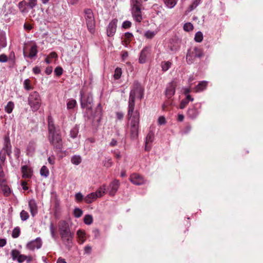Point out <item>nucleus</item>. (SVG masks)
<instances>
[{"label": "nucleus", "instance_id": "obj_1", "mask_svg": "<svg viewBox=\"0 0 263 263\" xmlns=\"http://www.w3.org/2000/svg\"><path fill=\"white\" fill-rule=\"evenodd\" d=\"M143 96L144 88L140 82L135 81L129 93L126 116L127 119L130 121V136L132 140L138 139L140 127V112L137 109L135 110L136 98L141 100Z\"/></svg>", "mask_w": 263, "mask_h": 263}, {"label": "nucleus", "instance_id": "obj_2", "mask_svg": "<svg viewBox=\"0 0 263 263\" xmlns=\"http://www.w3.org/2000/svg\"><path fill=\"white\" fill-rule=\"evenodd\" d=\"M47 122L48 141L53 146L54 151L61 152L63 148V141L60 127L55 125L53 118L51 115L48 116Z\"/></svg>", "mask_w": 263, "mask_h": 263}, {"label": "nucleus", "instance_id": "obj_3", "mask_svg": "<svg viewBox=\"0 0 263 263\" xmlns=\"http://www.w3.org/2000/svg\"><path fill=\"white\" fill-rule=\"evenodd\" d=\"M130 9L134 19L136 22L140 23L142 20V0H130Z\"/></svg>", "mask_w": 263, "mask_h": 263}, {"label": "nucleus", "instance_id": "obj_4", "mask_svg": "<svg viewBox=\"0 0 263 263\" xmlns=\"http://www.w3.org/2000/svg\"><path fill=\"white\" fill-rule=\"evenodd\" d=\"M83 12L87 28L91 34H94L96 31V20L93 12L90 8H85Z\"/></svg>", "mask_w": 263, "mask_h": 263}, {"label": "nucleus", "instance_id": "obj_5", "mask_svg": "<svg viewBox=\"0 0 263 263\" xmlns=\"http://www.w3.org/2000/svg\"><path fill=\"white\" fill-rule=\"evenodd\" d=\"M80 105L82 109L91 111L93 105V97L91 93H84L83 90L80 92Z\"/></svg>", "mask_w": 263, "mask_h": 263}, {"label": "nucleus", "instance_id": "obj_6", "mask_svg": "<svg viewBox=\"0 0 263 263\" xmlns=\"http://www.w3.org/2000/svg\"><path fill=\"white\" fill-rule=\"evenodd\" d=\"M28 105L33 112L37 111L42 104L41 97L37 91L31 92L28 98Z\"/></svg>", "mask_w": 263, "mask_h": 263}, {"label": "nucleus", "instance_id": "obj_7", "mask_svg": "<svg viewBox=\"0 0 263 263\" xmlns=\"http://www.w3.org/2000/svg\"><path fill=\"white\" fill-rule=\"evenodd\" d=\"M203 56L204 53L202 49L198 47H194L187 50L186 55V61L188 64H192L196 59H200Z\"/></svg>", "mask_w": 263, "mask_h": 263}, {"label": "nucleus", "instance_id": "obj_8", "mask_svg": "<svg viewBox=\"0 0 263 263\" xmlns=\"http://www.w3.org/2000/svg\"><path fill=\"white\" fill-rule=\"evenodd\" d=\"M59 233L62 242L68 250H70L73 245V239L74 236V232H71V229H69Z\"/></svg>", "mask_w": 263, "mask_h": 263}, {"label": "nucleus", "instance_id": "obj_9", "mask_svg": "<svg viewBox=\"0 0 263 263\" xmlns=\"http://www.w3.org/2000/svg\"><path fill=\"white\" fill-rule=\"evenodd\" d=\"M102 118V107L101 103H99L96 108L94 115L91 119V124L95 131L98 130L100 121Z\"/></svg>", "mask_w": 263, "mask_h": 263}, {"label": "nucleus", "instance_id": "obj_10", "mask_svg": "<svg viewBox=\"0 0 263 263\" xmlns=\"http://www.w3.org/2000/svg\"><path fill=\"white\" fill-rule=\"evenodd\" d=\"M201 105L200 103H196L189 107L187 110V117L194 120L197 118L200 112Z\"/></svg>", "mask_w": 263, "mask_h": 263}, {"label": "nucleus", "instance_id": "obj_11", "mask_svg": "<svg viewBox=\"0 0 263 263\" xmlns=\"http://www.w3.org/2000/svg\"><path fill=\"white\" fill-rule=\"evenodd\" d=\"M177 82L175 80L168 83L165 90V96L168 99H171L175 95Z\"/></svg>", "mask_w": 263, "mask_h": 263}, {"label": "nucleus", "instance_id": "obj_12", "mask_svg": "<svg viewBox=\"0 0 263 263\" xmlns=\"http://www.w3.org/2000/svg\"><path fill=\"white\" fill-rule=\"evenodd\" d=\"M151 47L150 46H145L140 52L139 58V62L140 64L146 63L147 59L151 56Z\"/></svg>", "mask_w": 263, "mask_h": 263}, {"label": "nucleus", "instance_id": "obj_13", "mask_svg": "<svg viewBox=\"0 0 263 263\" xmlns=\"http://www.w3.org/2000/svg\"><path fill=\"white\" fill-rule=\"evenodd\" d=\"M42 246V239L40 237H37L34 240L28 242L26 245V248L29 250L34 251L35 249L41 248Z\"/></svg>", "mask_w": 263, "mask_h": 263}, {"label": "nucleus", "instance_id": "obj_14", "mask_svg": "<svg viewBox=\"0 0 263 263\" xmlns=\"http://www.w3.org/2000/svg\"><path fill=\"white\" fill-rule=\"evenodd\" d=\"M130 181L134 184L140 185L145 183L144 177L137 173L132 174L129 177Z\"/></svg>", "mask_w": 263, "mask_h": 263}, {"label": "nucleus", "instance_id": "obj_15", "mask_svg": "<svg viewBox=\"0 0 263 263\" xmlns=\"http://www.w3.org/2000/svg\"><path fill=\"white\" fill-rule=\"evenodd\" d=\"M155 138L154 133L152 130H149L147 134L145 141V151H150L152 148L151 144L154 141Z\"/></svg>", "mask_w": 263, "mask_h": 263}, {"label": "nucleus", "instance_id": "obj_16", "mask_svg": "<svg viewBox=\"0 0 263 263\" xmlns=\"http://www.w3.org/2000/svg\"><path fill=\"white\" fill-rule=\"evenodd\" d=\"M118 20L113 19L108 24L107 28V35L108 36H113L116 33Z\"/></svg>", "mask_w": 263, "mask_h": 263}, {"label": "nucleus", "instance_id": "obj_17", "mask_svg": "<svg viewBox=\"0 0 263 263\" xmlns=\"http://www.w3.org/2000/svg\"><path fill=\"white\" fill-rule=\"evenodd\" d=\"M22 178L24 179L31 178L33 175L32 169L27 165H23L21 168Z\"/></svg>", "mask_w": 263, "mask_h": 263}, {"label": "nucleus", "instance_id": "obj_18", "mask_svg": "<svg viewBox=\"0 0 263 263\" xmlns=\"http://www.w3.org/2000/svg\"><path fill=\"white\" fill-rule=\"evenodd\" d=\"M120 184V183L119 181L117 179H115L110 183L109 185V186L110 187L109 195L110 196H114L115 195L116 193L117 192L119 187Z\"/></svg>", "mask_w": 263, "mask_h": 263}, {"label": "nucleus", "instance_id": "obj_19", "mask_svg": "<svg viewBox=\"0 0 263 263\" xmlns=\"http://www.w3.org/2000/svg\"><path fill=\"white\" fill-rule=\"evenodd\" d=\"M28 206L32 217H34L37 213V206L35 200L33 199L29 201Z\"/></svg>", "mask_w": 263, "mask_h": 263}, {"label": "nucleus", "instance_id": "obj_20", "mask_svg": "<svg viewBox=\"0 0 263 263\" xmlns=\"http://www.w3.org/2000/svg\"><path fill=\"white\" fill-rule=\"evenodd\" d=\"M37 52V46L36 44H34L31 46L30 49L29 53L27 55V53L24 50L23 55L24 57H28L30 59H33L36 55Z\"/></svg>", "mask_w": 263, "mask_h": 263}, {"label": "nucleus", "instance_id": "obj_21", "mask_svg": "<svg viewBox=\"0 0 263 263\" xmlns=\"http://www.w3.org/2000/svg\"><path fill=\"white\" fill-rule=\"evenodd\" d=\"M98 198L97 193H91L84 197V200L86 203H91Z\"/></svg>", "mask_w": 263, "mask_h": 263}, {"label": "nucleus", "instance_id": "obj_22", "mask_svg": "<svg viewBox=\"0 0 263 263\" xmlns=\"http://www.w3.org/2000/svg\"><path fill=\"white\" fill-rule=\"evenodd\" d=\"M208 82L206 81H202L199 82L194 88L195 92H201L206 89Z\"/></svg>", "mask_w": 263, "mask_h": 263}, {"label": "nucleus", "instance_id": "obj_23", "mask_svg": "<svg viewBox=\"0 0 263 263\" xmlns=\"http://www.w3.org/2000/svg\"><path fill=\"white\" fill-rule=\"evenodd\" d=\"M59 233L70 229L69 223L66 220H61L58 223Z\"/></svg>", "mask_w": 263, "mask_h": 263}, {"label": "nucleus", "instance_id": "obj_24", "mask_svg": "<svg viewBox=\"0 0 263 263\" xmlns=\"http://www.w3.org/2000/svg\"><path fill=\"white\" fill-rule=\"evenodd\" d=\"M18 8L19 9L20 11L22 13H26L28 12L27 10V2L25 0L22 1L20 2L18 4Z\"/></svg>", "mask_w": 263, "mask_h": 263}, {"label": "nucleus", "instance_id": "obj_25", "mask_svg": "<svg viewBox=\"0 0 263 263\" xmlns=\"http://www.w3.org/2000/svg\"><path fill=\"white\" fill-rule=\"evenodd\" d=\"M124 37L125 38L122 41V43L124 45L127 46L130 43L134 36L132 33L127 32L124 33Z\"/></svg>", "mask_w": 263, "mask_h": 263}, {"label": "nucleus", "instance_id": "obj_26", "mask_svg": "<svg viewBox=\"0 0 263 263\" xmlns=\"http://www.w3.org/2000/svg\"><path fill=\"white\" fill-rule=\"evenodd\" d=\"M10 148H12V146L9 134H8L7 135H5L4 137V145L2 149L5 150Z\"/></svg>", "mask_w": 263, "mask_h": 263}, {"label": "nucleus", "instance_id": "obj_27", "mask_svg": "<svg viewBox=\"0 0 263 263\" xmlns=\"http://www.w3.org/2000/svg\"><path fill=\"white\" fill-rule=\"evenodd\" d=\"M8 58V62L9 64V67L10 68H13L16 64V58L15 55V53L14 51H11L9 56Z\"/></svg>", "mask_w": 263, "mask_h": 263}, {"label": "nucleus", "instance_id": "obj_28", "mask_svg": "<svg viewBox=\"0 0 263 263\" xmlns=\"http://www.w3.org/2000/svg\"><path fill=\"white\" fill-rule=\"evenodd\" d=\"M0 46L2 47L7 46V40L5 31H0Z\"/></svg>", "mask_w": 263, "mask_h": 263}, {"label": "nucleus", "instance_id": "obj_29", "mask_svg": "<svg viewBox=\"0 0 263 263\" xmlns=\"http://www.w3.org/2000/svg\"><path fill=\"white\" fill-rule=\"evenodd\" d=\"M172 65V63L170 61H162L161 63V67L163 72H166Z\"/></svg>", "mask_w": 263, "mask_h": 263}, {"label": "nucleus", "instance_id": "obj_30", "mask_svg": "<svg viewBox=\"0 0 263 263\" xmlns=\"http://www.w3.org/2000/svg\"><path fill=\"white\" fill-rule=\"evenodd\" d=\"M77 105V102L76 100L71 99L67 103V108L68 110L73 109Z\"/></svg>", "mask_w": 263, "mask_h": 263}, {"label": "nucleus", "instance_id": "obj_31", "mask_svg": "<svg viewBox=\"0 0 263 263\" xmlns=\"http://www.w3.org/2000/svg\"><path fill=\"white\" fill-rule=\"evenodd\" d=\"M81 162L82 158L79 155H74L71 158V162L74 165H79Z\"/></svg>", "mask_w": 263, "mask_h": 263}, {"label": "nucleus", "instance_id": "obj_32", "mask_svg": "<svg viewBox=\"0 0 263 263\" xmlns=\"http://www.w3.org/2000/svg\"><path fill=\"white\" fill-rule=\"evenodd\" d=\"M79 133V127L76 125L70 131V136L71 138H76Z\"/></svg>", "mask_w": 263, "mask_h": 263}, {"label": "nucleus", "instance_id": "obj_33", "mask_svg": "<svg viewBox=\"0 0 263 263\" xmlns=\"http://www.w3.org/2000/svg\"><path fill=\"white\" fill-rule=\"evenodd\" d=\"M1 187L2 188L4 195L5 197H8L11 194V190L9 186L5 184V183H3L2 186Z\"/></svg>", "mask_w": 263, "mask_h": 263}, {"label": "nucleus", "instance_id": "obj_34", "mask_svg": "<svg viewBox=\"0 0 263 263\" xmlns=\"http://www.w3.org/2000/svg\"><path fill=\"white\" fill-rule=\"evenodd\" d=\"M166 6L169 8H172L176 5L177 0H163Z\"/></svg>", "mask_w": 263, "mask_h": 263}, {"label": "nucleus", "instance_id": "obj_35", "mask_svg": "<svg viewBox=\"0 0 263 263\" xmlns=\"http://www.w3.org/2000/svg\"><path fill=\"white\" fill-rule=\"evenodd\" d=\"M14 107V104L12 101H9L8 102L7 105L6 106L5 108V110L6 112H7L8 114H10L12 112L13 108Z\"/></svg>", "mask_w": 263, "mask_h": 263}, {"label": "nucleus", "instance_id": "obj_36", "mask_svg": "<svg viewBox=\"0 0 263 263\" xmlns=\"http://www.w3.org/2000/svg\"><path fill=\"white\" fill-rule=\"evenodd\" d=\"M20 254V251L16 249H13L11 251V256L13 260H16Z\"/></svg>", "mask_w": 263, "mask_h": 263}, {"label": "nucleus", "instance_id": "obj_37", "mask_svg": "<svg viewBox=\"0 0 263 263\" xmlns=\"http://www.w3.org/2000/svg\"><path fill=\"white\" fill-rule=\"evenodd\" d=\"M102 164L105 167L109 168L111 167L113 164L112 159L110 157L106 158L103 161Z\"/></svg>", "mask_w": 263, "mask_h": 263}, {"label": "nucleus", "instance_id": "obj_38", "mask_svg": "<svg viewBox=\"0 0 263 263\" xmlns=\"http://www.w3.org/2000/svg\"><path fill=\"white\" fill-rule=\"evenodd\" d=\"M40 174L42 176L47 177L49 175L48 168L45 165L43 166L40 170Z\"/></svg>", "mask_w": 263, "mask_h": 263}, {"label": "nucleus", "instance_id": "obj_39", "mask_svg": "<svg viewBox=\"0 0 263 263\" xmlns=\"http://www.w3.org/2000/svg\"><path fill=\"white\" fill-rule=\"evenodd\" d=\"M24 87L26 90L33 89V87L31 84V81L29 79L25 80L24 82Z\"/></svg>", "mask_w": 263, "mask_h": 263}, {"label": "nucleus", "instance_id": "obj_40", "mask_svg": "<svg viewBox=\"0 0 263 263\" xmlns=\"http://www.w3.org/2000/svg\"><path fill=\"white\" fill-rule=\"evenodd\" d=\"M201 0H193L192 4L188 8L189 11H191L195 9L200 3Z\"/></svg>", "mask_w": 263, "mask_h": 263}, {"label": "nucleus", "instance_id": "obj_41", "mask_svg": "<svg viewBox=\"0 0 263 263\" xmlns=\"http://www.w3.org/2000/svg\"><path fill=\"white\" fill-rule=\"evenodd\" d=\"M93 222V218L91 215H86L84 217V222L87 225L91 224Z\"/></svg>", "mask_w": 263, "mask_h": 263}, {"label": "nucleus", "instance_id": "obj_42", "mask_svg": "<svg viewBox=\"0 0 263 263\" xmlns=\"http://www.w3.org/2000/svg\"><path fill=\"white\" fill-rule=\"evenodd\" d=\"M122 74V69L121 68L117 67L115 69L114 78L115 80H118L120 78Z\"/></svg>", "mask_w": 263, "mask_h": 263}, {"label": "nucleus", "instance_id": "obj_43", "mask_svg": "<svg viewBox=\"0 0 263 263\" xmlns=\"http://www.w3.org/2000/svg\"><path fill=\"white\" fill-rule=\"evenodd\" d=\"M106 185L101 186L95 193H97L98 197H102L105 193Z\"/></svg>", "mask_w": 263, "mask_h": 263}, {"label": "nucleus", "instance_id": "obj_44", "mask_svg": "<svg viewBox=\"0 0 263 263\" xmlns=\"http://www.w3.org/2000/svg\"><path fill=\"white\" fill-rule=\"evenodd\" d=\"M27 7L29 9L34 8L37 4V0H27Z\"/></svg>", "mask_w": 263, "mask_h": 263}, {"label": "nucleus", "instance_id": "obj_45", "mask_svg": "<svg viewBox=\"0 0 263 263\" xmlns=\"http://www.w3.org/2000/svg\"><path fill=\"white\" fill-rule=\"evenodd\" d=\"M20 217L22 221H26L29 218V215L27 211L22 210L20 213Z\"/></svg>", "mask_w": 263, "mask_h": 263}, {"label": "nucleus", "instance_id": "obj_46", "mask_svg": "<svg viewBox=\"0 0 263 263\" xmlns=\"http://www.w3.org/2000/svg\"><path fill=\"white\" fill-rule=\"evenodd\" d=\"M194 40L198 43H200L203 40V34L201 32H197L195 35Z\"/></svg>", "mask_w": 263, "mask_h": 263}, {"label": "nucleus", "instance_id": "obj_47", "mask_svg": "<svg viewBox=\"0 0 263 263\" xmlns=\"http://www.w3.org/2000/svg\"><path fill=\"white\" fill-rule=\"evenodd\" d=\"M83 214V211L79 208H76L73 210V215L76 218H79L81 217Z\"/></svg>", "mask_w": 263, "mask_h": 263}, {"label": "nucleus", "instance_id": "obj_48", "mask_svg": "<svg viewBox=\"0 0 263 263\" xmlns=\"http://www.w3.org/2000/svg\"><path fill=\"white\" fill-rule=\"evenodd\" d=\"M20 229L19 227H15L12 231V237L14 238H17L20 234Z\"/></svg>", "mask_w": 263, "mask_h": 263}, {"label": "nucleus", "instance_id": "obj_49", "mask_svg": "<svg viewBox=\"0 0 263 263\" xmlns=\"http://www.w3.org/2000/svg\"><path fill=\"white\" fill-rule=\"evenodd\" d=\"M156 32L151 30L146 31L144 33V36L148 39H153L156 35Z\"/></svg>", "mask_w": 263, "mask_h": 263}, {"label": "nucleus", "instance_id": "obj_50", "mask_svg": "<svg viewBox=\"0 0 263 263\" xmlns=\"http://www.w3.org/2000/svg\"><path fill=\"white\" fill-rule=\"evenodd\" d=\"M194 27L192 23H186L184 24L183 29L186 31H190L193 29Z\"/></svg>", "mask_w": 263, "mask_h": 263}, {"label": "nucleus", "instance_id": "obj_51", "mask_svg": "<svg viewBox=\"0 0 263 263\" xmlns=\"http://www.w3.org/2000/svg\"><path fill=\"white\" fill-rule=\"evenodd\" d=\"M54 72L57 77H60L63 73V69L61 67L58 66L55 68Z\"/></svg>", "mask_w": 263, "mask_h": 263}, {"label": "nucleus", "instance_id": "obj_52", "mask_svg": "<svg viewBox=\"0 0 263 263\" xmlns=\"http://www.w3.org/2000/svg\"><path fill=\"white\" fill-rule=\"evenodd\" d=\"M35 150V143L33 141H30L27 147L28 152H34Z\"/></svg>", "mask_w": 263, "mask_h": 263}, {"label": "nucleus", "instance_id": "obj_53", "mask_svg": "<svg viewBox=\"0 0 263 263\" xmlns=\"http://www.w3.org/2000/svg\"><path fill=\"white\" fill-rule=\"evenodd\" d=\"M6 182L5 175L4 171H0V186H2L3 184Z\"/></svg>", "mask_w": 263, "mask_h": 263}, {"label": "nucleus", "instance_id": "obj_54", "mask_svg": "<svg viewBox=\"0 0 263 263\" xmlns=\"http://www.w3.org/2000/svg\"><path fill=\"white\" fill-rule=\"evenodd\" d=\"M84 197H83V195L80 192L76 194L75 199L77 202H81L82 200H84Z\"/></svg>", "mask_w": 263, "mask_h": 263}, {"label": "nucleus", "instance_id": "obj_55", "mask_svg": "<svg viewBox=\"0 0 263 263\" xmlns=\"http://www.w3.org/2000/svg\"><path fill=\"white\" fill-rule=\"evenodd\" d=\"M132 26V23L129 21H124L122 25V28L124 29H128Z\"/></svg>", "mask_w": 263, "mask_h": 263}, {"label": "nucleus", "instance_id": "obj_56", "mask_svg": "<svg viewBox=\"0 0 263 263\" xmlns=\"http://www.w3.org/2000/svg\"><path fill=\"white\" fill-rule=\"evenodd\" d=\"M26 259H27V256L21 254L18 256V257L16 260L18 263H22L26 260Z\"/></svg>", "mask_w": 263, "mask_h": 263}, {"label": "nucleus", "instance_id": "obj_57", "mask_svg": "<svg viewBox=\"0 0 263 263\" xmlns=\"http://www.w3.org/2000/svg\"><path fill=\"white\" fill-rule=\"evenodd\" d=\"M124 117V114L121 111H117L116 112V118L117 120H122Z\"/></svg>", "mask_w": 263, "mask_h": 263}, {"label": "nucleus", "instance_id": "obj_58", "mask_svg": "<svg viewBox=\"0 0 263 263\" xmlns=\"http://www.w3.org/2000/svg\"><path fill=\"white\" fill-rule=\"evenodd\" d=\"M189 104V102L185 99L181 100L179 108L180 109H184Z\"/></svg>", "mask_w": 263, "mask_h": 263}, {"label": "nucleus", "instance_id": "obj_59", "mask_svg": "<svg viewBox=\"0 0 263 263\" xmlns=\"http://www.w3.org/2000/svg\"><path fill=\"white\" fill-rule=\"evenodd\" d=\"M8 58L7 55L4 53L1 54L0 55V62L1 63H5L8 62Z\"/></svg>", "mask_w": 263, "mask_h": 263}, {"label": "nucleus", "instance_id": "obj_60", "mask_svg": "<svg viewBox=\"0 0 263 263\" xmlns=\"http://www.w3.org/2000/svg\"><path fill=\"white\" fill-rule=\"evenodd\" d=\"M6 160V154L4 153L3 150L0 151V162H5Z\"/></svg>", "mask_w": 263, "mask_h": 263}, {"label": "nucleus", "instance_id": "obj_61", "mask_svg": "<svg viewBox=\"0 0 263 263\" xmlns=\"http://www.w3.org/2000/svg\"><path fill=\"white\" fill-rule=\"evenodd\" d=\"M14 153L16 159H18L21 154L20 149L18 147H15L14 149Z\"/></svg>", "mask_w": 263, "mask_h": 263}, {"label": "nucleus", "instance_id": "obj_62", "mask_svg": "<svg viewBox=\"0 0 263 263\" xmlns=\"http://www.w3.org/2000/svg\"><path fill=\"white\" fill-rule=\"evenodd\" d=\"M158 124L159 125H164L166 123V120L164 116H160L158 118Z\"/></svg>", "mask_w": 263, "mask_h": 263}, {"label": "nucleus", "instance_id": "obj_63", "mask_svg": "<svg viewBox=\"0 0 263 263\" xmlns=\"http://www.w3.org/2000/svg\"><path fill=\"white\" fill-rule=\"evenodd\" d=\"M24 28L25 30L29 32L33 28V27L31 24L25 23L24 25Z\"/></svg>", "mask_w": 263, "mask_h": 263}, {"label": "nucleus", "instance_id": "obj_64", "mask_svg": "<svg viewBox=\"0 0 263 263\" xmlns=\"http://www.w3.org/2000/svg\"><path fill=\"white\" fill-rule=\"evenodd\" d=\"M92 233L93 234L95 238H99L100 235V231L98 229H95L94 230H93Z\"/></svg>", "mask_w": 263, "mask_h": 263}]
</instances>
